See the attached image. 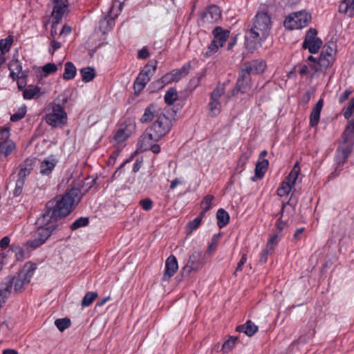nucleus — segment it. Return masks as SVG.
Wrapping results in <instances>:
<instances>
[{"mask_svg":"<svg viewBox=\"0 0 354 354\" xmlns=\"http://www.w3.org/2000/svg\"><path fill=\"white\" fill-rule=\"evenodd\" d=\"M46 123L53 127H57L66 123L67 115L63 106L59 104H52V112L46 115Z\"/></svg>","mask_w":354,"mask_h":354,"instance_id":"6","label":"nucleus"},{"mask_svg":"<svg viewBox=\"0 0 354 354\" xmlns=\"http://www.w3.org/2000/svg\"><path fill=\"white\" fill-rule=\"evenodd\" d=\"M311 17L306 11H298L289 15V29H301L310 22Z\"/></svg>","mask_w":354,"mask_h":354,"instance_id":"9","label":"nucleus"},{"mask_svg":"<svg viewBox=\"0 0 354 354\" xmlns=\"http://www.w3.org/2000/svg\"><path fill=\"white\" fill-rule=\"evenodd\" d=\"M35 269V264L31 262L26 263L17 277H8L0 283V297L3 299V302L10 297L12 286L15 292H21L25 289V286L30 283Z\"/></svg>","mask_w":354,"mask_h":354,"instance_id":"3","label":"nucleus"},{"mask_svg":"<svg viewBox=\"0 0 354 354\" xmlns=\"http://www.w3.org/2000/svg\"><path fill=\"white\" fill-rule=\"evenodd\" d=\"M191 68V63L187 62L184 64L182 68L178 69H174L171 71V75L174 78V82H178L183 77L187 76L189 74Z\"/></svg>","mask_w":354,"mask_h":354,"instance_id":"25","label":"nucleus"},{"mask_svg":"<svg viewBox=\"0 0 354 354\" xmlns=\"http://www.w3.org/2000/svg\"><path fill=\"white\" fill-rule=\"evenodd\" d=\"M354 111V97L351 100L346 110L344 113L345 118L348 119L353 113Z\"/></svg>","mask_w":354,"mask_h":354,"instance_id":"56","label":"nucleus"},{"mask_svg":"<svg viewBox=\"0 0 354 354\" xmlns=\"http://www.w3.org/2000/svg\"><path fill=\"white\" fill-rule=\"evenodd\" d=\"M250 155V151L242 153L238 161L237 167L243 169L245 165L247 163Z\"/></svg>","mask_w":354,"mask_h":354,"instance_id":"52","label":"nucleus"},{"mask_svg":"<svg viewBox=\"0 0 354 354\" xmlns=\"http://www.w3.org/2000/svg\"><path fill=\"white\" fill-rule=\"evenodd\" d=\"M172 125V120L161 113L158 115L156 121L142 133L144 139H153L155 141H159L169 133Z\"/></svg>","mask_w":354,"mask_h":354,"instance_id":"4","label":"nucleus"},{"mask_svg":"<svg viewBox=\"0 0 354 354\" xmlns=\"http://www.w3.org/2000/svg\"><path fill=\"white\" fill-rule=\"evenodd\" d=\"M88 222L89 221L88 217H80L72 223L71 229L72 230H76L82 227L88 225Z\"/></svg>","mask_w":354,"mask_h":354,"instance_id":"39","label":"nucleus"},{"mask_svg":"<svg viewBox=\"0 0 354 354\" xmlns=\"http://www.w3.org/2000/svg\"><path fill=\"white\" fill-rule=\"evenodd\" d=\"M26 113V105L21 106L16 113L10 116V120L12 122H17L24 118Z\"/></svg>","mask_w":354,"mask_h":354,"instance_id":"42","label":"nucleus"},{"mask_svg":"<svg viewBox=\"0 0 354 354\" xmlns=\"http://www.w3.org/2000/svg\"><path fill=\"white\" fill-rule=\"evenodd\" d=\"M205 264L204 257L202 252L194 251L189 257L187 264L183 270L188 274L192 272H196L201 269Z\"/></svg>","mask_w":354,"mask_h":354,"instance_id":"10","label":"nucleus"},{"mask_svg":"<svg viewBox=\"0 0 354 354\" xmlns=\"http://www.w3.org/2000/svg\"><path fill=\"white\" fill-rule=\"evenodd\" d=\"M214 199V196L206 195L201 201V208L205 209V211H209L212 208V202Z\"/></svg>","mask_w":354,"mask_h":354,"instance_id":"45","label":"nucleus"},{"mask_svg":"<svg viewBox=\"0 0 354 354\" xmlns=\"http://www.w3.org/2000/svg\"><path fill=\"white\" fill-rule=\"evenodd\" d=\"M341 145L337 150L336 160L338 165H343L351 152L354 144V122L351 120L342 136Z\"/></svg>","mask_w":354,"mask_h":354,"instance_id":"5","label":"nucleus"},{"mask_svg":"<svg viewBox=\"0 0 354 354\" xmlns=\"http://www.w3.org/2000/svg\"><path fill=\"white\" fill-rule=\"evenodd\" d=\"M286 225H287L286 221H282L281 217H280L276 223V227H277L276 232H278L280 234L281 232L286 227Z\"/></svg>","mask_w":354,"mask_h":354,"instance_id":"61","label":"nucleus"},{"mask_svg":"<svg viewBox=\"0 0 354 354\" xmlns=\"http://www.w3.org/2000/svg\"><path fill=\"white\" fill-rule=\"evenodd\" d=\"M157 142L153 139H144V135L142 134L138 140L139 148L141 151L151 150L154 153H159L160 147L159 145L156 144Z\"/></svg>","mask_w":354,"mask_h":354,"instance_id":"16","label":"nucleus"},{"mask_svg":"<svg viewBox=\"0 0 354 354\" xmlns=\"http://www.w3.org/2000/svg\"><path fill=\"white\" fill-rule=\"evenodd\" d=\"M57 66L53 63H48L45 64L42 68V71L46 75L54 73L57 71Z\"/></svg>","mask_w":354,"mask_h":354,"instance_id":"50","label":"nucleus"},{"mask_svg":"<svg viewBox=\"0 0 354 354\" xmlns=\"http://www.w3.org/2000/svg\"><path fill=\"white\" fill-rule=\"evenodd\" d=\"M280 239V234L276 232L273 236H272L267 242L266 247H267V250H274V245L278 243Z\"/></svg>","mask_w":354,"mask_h":354,"instance_id":"46","label":"nucleus"},{"mask_svg":"<svg viewBox=\"0 0 354 354\" xmlns=\"http://www.w3.org/2000/svg\"><path fill=\"white\" fill-rule=\"evenodd\" d=\"M114 19L110 17H106L100 21V29L103 33L109 31L114 26Z\"/></svg>","mask_w":354,"mask_h":354,"instance_id":"34","label":"nucleus"},{"mask_svg":"<svg viewBox=\"0 0 354 354\" xmlns=\"http://www.w3.org/2000/svg\"><path fill=\"white\" fill-rule=\"evenodd\" d=\"M129 133H127L124 129H120L114 136V139L118 143L124 142L128 137Z\"/></svg>","mask_w":354,"mask_h":354,"instance_id":"47","label":"nucleus"},{"mask_svg":"<svg viewBox=\"0 0 354 354\" xmlns=\"http://www.w3.org/2000/svg\"><path fill=\"white\" fill-rule=\"evenodd\" d=\"M250 74L251 73L248 70V68H246L245 66L244 65V68L241 69V71L239 72L238 79H243L245 82L250 83Z\"/></svg>","mask_w":354,"mask_h":354,"instance_id":"54","label":"nucleus"},{"mask_svg":"<svg viewBox=\"0 0 354 354\" xmlns=\"http://www.w3.org/2000/svg\"><path fill=\"white\" fill-rule=\"evenodd\" d=\"M272 23L266 12H259L253 20L251 28L245 33V42L248 48H259L269 36Z\"/></svg>","mask_w":354,"mask_h":354,"instance_id":"2","label":"nucleus"},{"mask_svg":"<svg viewBox=\"0 0 354 354\" xmlns=\"http://www.w3.org/2000/svg\"><path fill=\"white\" fill-rule=\"evenodd\" d=\"M6 254H8V257L14 254L17 261H22L24 259V251L18 245L12 244Z\"/></svg>","mask_w":354,"mask_h":354,"instance_id":"33","label":"nucleus"},{"mask_svg":"<svg viewBox=\"0 0 354 354\" xmlns=\"http://www.w3.org/2000/svg\"><path fill=\"white\" fill-rule=\"evenodd\" d=\"M57 164V160L54 158H48L41 162L39 167V173L43 176H48L51 174Z\"/></svg>","mask_w":354,"mask_h":354,"instance_id":"20","label":"nucleus"},{"mask_svg":"<svg viewBox=\"0 0 354 354\" xmlns=\"http://www.w3.org/2000/svg\"><path fill=\"white\" fill-rule=\"evenodd\" d=\"M55 325L61 332L68 328L71 325V320L68 318L57 319L55 321Z\"/></svg>","mask_w":354,"mask_h":354,"instance_id":"43","label":"nucleus"},{"mask_svg":"<svg viewBox=\"0 0 354 354\" xmlns=\"http://www.w3.org/2000/svg\"><path fill=\"white\" fill-rule=\"evenodd\" d=\"M288 176H286L283 180L280 187L278 188L277 194L279 196H283L288 194Z\"/></svg>","mask_w":354,"mask_h":354,"instance_id":"49","label":"nucleus"},{"mask_svg":"<svg viewBox=\"0 0 354 354\" xmlns=\"http://www.w3.org/2000/svg\"><path fill=\"white\" fill-rule=\"evenodd\" d=\"M316 29L310 28L306 32L303 48L308 49L310 53H316L319 51L322 45V40L317 37Z\"/></svg>","mask_w":354,"mask_h":354,"instance_id":"8","label":"nucleus"},{"mask_svg":"<svg viewBox=\"0 0 354 354\" xmlns=\"http://www.w3.org/2000/svg\"><path fill=\"white\" fill-rule=\"evenodd\" d=\"M76 67L75 65L70 62H68L64 65V73L63 74V78L68 80L73 79L76 75Z\"/></svg>","mask_w":354,"mask_h":354,"instance_id":"31","label":"nucleus"},{"mask_svg":"<svg viewBox=\"0 0 354 354\" xmlns=\"http://www.w3.org/2000/svg\"><path fill=\"white\" fill-rule=\"evenodd\" d=\"M53 1L55 4L51 15L55 21H60L68 6V2L67 0H53Z\"/></svg>","mask_w":354,"mask_h":354,"instance_id":"15","label":"nucleus"},{"mask_svg":"<svg viewBox=\"0 0 354 354\" xmlns=\"http://www.w3.org/2000/svg\"><path fill=\"white\" fill-rule=\"evenodd\" d=\"M80 198L79 189L73 188L61 198L59 196L48 201L45 212L36 221L37 229L34 232L33 239L27 241V246L37 249L44 244L57 229V221L66 216Z\"/></svg>","mask_w":354,"mask_h":354,"instance_id":"1","label":"nucleus"},{"mask_svg":"<svg viewBox=\"0 0 354 354\" xmlns=\"http://www.w3.org/2000/svg\"><path fill=\"white\" fill-rule=\"evenodd\" d=\"M339 11L340 12L345 13L348 17H352V10L346 8V1H344V0L342 1L339 7Z\"/></svg>","mask_w":354,"mask_h":354,"instance_id":"60","label":"nucleus"},{"mask_svg":"<svg viewBox=\"0 0 354 354\" xmlns=\"http://www.w3.org/2000/svg\"><path fill=\"white\" fill-rule=\"evenodd\" d=\"M33 169V160L26 159L19 165L18 178L26 181V178L30 174Z\"/></svg>","mask_w":354,"mask_h":354,"instance_id":"18","label":"nucleus"},{"mask_svg":"<svg viewBox=\"0 0 354 354\" xmlns=\"http://www.w3.org/2000/svg\"><path fill=\"white\" fill-rule=\"evenodd\" d=\"M333 62V57L321 53L318 61L315 62V64H310V67L315 72L322 71L331 66Z\"/></svg>","mask_w":354,"mask_h":354,"instance_id":"13","label":"nucleus"},{"mask_svg":"<svg viewBox=\"0 0 354 354\" xmlns=\"http://www.w3.org/2000/svg\"><path fill=\"white\" fill-rule=\"evenodd\" d=\"M246 68L251 74H258L264 72L266 68V64L262 60H252L245 64Z\"/></svg>","mask_w":354,"mask_h":354,"instance_id":"22","label":"nucleus"},{"mask_svg":"<svg viewBox=\"0 0 354 354\" xmlns=\"http://www.w3.org/2000/svg\"><path fill=\"white\" fill-rule=\"evenodd\" d=\"M225 88L223 85L217 86L210 95L209 102V114L212 117L218 115L221 111L220 98L224 95Z\"/></svg>","mask_w":354,"mask_h":354,"instance_id":"7","label":"nucleus"},{"mask_svg":"<svg viewBox=\"0 0 354 354\" xmlns=\"http://www.w3.org/2000/svg\"><path fill=\"white\" fill-rule=\"evenodd\" d=\"M149 77H148L146 75H144L142 73L140 72L133 84L135 91L140 92L145 88L146 84L149 82Z\"/></svg>","mask_w":354,"mask_h":354,"instance_id":"29","label":"nucleus"},{"mask_svg":"<svg viewBox=\"0 0 354 354\" xmlns=\"http://www.w3.org/2000/svg\"><path fill=\"white\" fill-rule=\"evenodd\" d=\"M23 96L26 100L37 99L41 96L40 88L29 86L24 91Z\"/></svg>","mask_w":354,"mask_h":354,"instance_id":"27","label":"nucleus"},{"mask_svg":"<svg viewBox=\"0 0 354 354\" xmlns=\"http://www.w3.org/2000/svg\"><path fill=\"white\" fill-rule=\"evenodd\" d=\"M139 203L142 206V207L146 211L150 210L153 206V202L149 198L142 199L140 201Z\"/></svg>","mask_w":354,"mask_h":354,"instance_id":"57","label":"nucleus"},{"mask_svg":"<svg viewBox=\"0 0 354 354\" xmlns=\"http://www.w3.org/2000/svg\"><path fill=\"white\" fill-rule=\"evenodd\" d=\"M178 268V261L174 255H170L165 262V270L162 275V280L168 281L174 275Z\"/></svg>","mask_w":354,"mask_h":354,"instance_id":"12","label":"nucleus"},{"mask_svg":"<svg viewBox=\"0 0 354 354\" xmlns=\"http://www.w3.org/2000/svg\"><path fill=\"white\" fill-rule=\"evenodd\" d=\"M221 17V11L216 5L209 6L201 15V19L205 23L213 24L218 21Z\"/></svg>","mask_w":354,"mask_h":354,"instance_id":"11","label":"nucleus"},{"mask_svg":"<svg viewBox=\"0 0 354 354\" xmlns=\"http://www.w3.org/2000/svg\"><path fill=\"white\" fill-rule=\"evenodd\" d=\"M217 241H218V236H214L211 244L208 246L207 249V252H211L212 251L214 250L217 245Z\"/></svg>","mask_w":354,"mask_h":354,"instance_id":"63","label":"nucleus"},{"mask_svg":"<svg viewBox=\"0 0 354 354\" xmlns=\"http://www.w3.org/2000/svg\"><path fill=\"white\" fill-rule=\"evenodd\" d=\"M268 165L269 162L268 160H259L256 164L254 176L252 178V180L255 182L257 179L262 178L268 168Z\"/></svg>","mask_w":354,"mask_h":354,"instance_id":"19","label":"nucleus"},{"mask_svg":"<svg viewBox=\"0 0 354 354\" xmlns=\"http://www.w3.org/2000/svg\"><path fill=\"white\" fill-rule=\"evenodd\" d=\"M178 98V93L176 88H170L165 93L164 99L166 104H173Z\"/></svg>","mask_w":354,"mask_h":354,"instance_id":"36","label":"nucleus"},{"mask_svg":"<svg viewBox=\"0 0 354 354\" xmlns=\"http://www.w3.org/2000/svg\"><path fill=\"white\" fill-rule=\"evenodd\" d=\"M82 81L88 82L93 80L95 76V71L93 67H85L80 70Z\"/></svg>","mask_w":354,"mask_h":354,"instance_id":"32","label":"nucleus"},{"mask_svg":"<svg viewBox=\"0 0 354 354\" xmlns=\"http://www.w3.org/2000/svg\"><path fill=\"white\" fill-rule=\"evenodd\" d=\"M160 109L158 105L154 103L149 104L145 109L144 113L140 119V122L142 124H147L150 122L155 117L158 118L160 115Z\"/></svg>","mask_w":354,"mask_h":354,"instance_id":"14","label":"nucleus"},{"mask_svg":"<svg viewBox=\"0 0 354 354\" xmlns=\"http://www.w3.org/2000/svg\"><path fill=\"white\" fill-rule=\"evenodd\" d=\"M321 53L324 55H326L328 56H330L334 58L335 55V49L334 48V44H331V45H325L324 46Z\"/></svg>","mask_w":354,"mask_h":354,"instance_id":"51","label":"nucleus"},{"mask_svg":"<svg viewBox=\"0 0 354 354\" xmlns=\"http://www.w3.org/2000/svg\"><path fill=\"white\" fill-rule=\"evenodd\" d=\"M174 82V78L171 75V72L163 75L160 80H158L156 83L158 85L159 88L164 87L166 84L171 83Z\"/></svg>","mask_w":354,"mask_h":354,"instance_id":"44","label":"nucleus"},{"mask_svg":"<svg viewBox=\"0 0 354 354\" xmlns=\"http://www.w3.org/2000/svg\"><path fill=\"white\" fill-rule=\"evenodd\" d=\"M157 67V62L156 60L149 61L141 71L144 75L151 77L154 74Z\"/></svg>","mask_w":354,"mask_h":354,"instance_id":"37","label":"nucleus"},{"mask_svg":"<svg viewBox=\"0 0 354 354\" xmlns=\"http://www.w3.org/2000/svg\"><path fill=\"white\" fill-rule=\"evenodd\" d=\"M218 227L221 229L227 225L230 221L229 214L223 209H219L216 212Z\"/></svg>","mask_w":354,"mask_h":354,"instance_id":"28","label":"nucleus"},{"mask_svg":"<svg viewBox=\"0 0 354 354\" xmlns=\"http://www.w3.org/2000/svg\"><path fill=\"white\" fill-rule=\"evenodd\" d=\"M13 42V37L8 36L6 39H2L0 40V51L1 55L4 56V55L8 53Z\"/></svg>","mask_w":354,"mask_h":354,"instance_id":"35","label":"nucleus"},{"mask_svg":"<svg viewBox=\"0 0 354 354\" xmlns=\"http://www.w3.org/2000/svg\"><path fill=\"white\" fill-rule=\"evenodd\" d=\"M247 261V255L246 254H242L241 259L237 264L236 270L234 273V275H236L238 272H241L243 270V267Z\"/></svg>","mask_w":354,"mask_h":354,"instance_id":"58","label":"nucleus"},{"mask_svg":"<svg viewBox=\"0 0 354 354\" xmlns=\"http://www.w3.org/2000/svg\"><path fill=\"white\" fill-rule=\"evenodd\" d=\"M258 329L257 325L248 320L244 324L238 326L236 330L237 332L245 333L248 337H252L258 331Z\"/></svg>","mask_w":354,"mask_h":354,"instance_id":"24","label":"nucleus"},{"mask_svg":"<svg viewBox=\"0 0 354 354\" xmlns=\"http://www.w3.org/2000/svg\"><path fill=\"white\" fill-rule=\"evenodd\" d=\"M237 340H238L237 337H230V339H228L223 343V346H222V351L224 353H228L229 351H230L235 346Z\"/></svg>","mask_w":354,"mask_h":354,"instance_id":"40","label":"nucleus"},{"mask_svg":"<svg viewBox=\"0 0 354 354\" xmlns=\"http://www.w3.org/2000/svg\"><path fill=\"white\" fill-rule=\"evenodd\" d=\"M324 106V100L319 99L310 115V124L312 127H315L319 122L320 113Z\"/></svg>","mask_w":354,"mask_h":354,"instance_id":"23","label":"nucleus"},{"mask_svg":"<svg viewBox=\"0 0 354 354\" xmlns=\"http://www.w3.org/2000/svg\"><path fill=\"white\" fill-rule=\"evenodd\" d=\"M251 87V83L245 82L243 79H238L235 89L242 93L248 92Z\"/></svg>","mask_w":354,"mask_h":354,"instance_id":"41","label":"nucleus"},{"mask_svg":"<svg viewBox=\"0 0 354 354\" xmlns=\"http://www.w3.org/2000/svg\"><path fill=\"white\" fill-rule=\"evenodd\" d=\"M0 135L4 141H1L0 142L6 143L4 147L2 149V156L5 158L10 156L12 151L15 149L16 145L15 142L11 140L8 141V138H9L10 133L9 131L7 129H4L0 131Z\"/></svg>","mask_w":354,"mask_h":354,"instance_id":"17","label":"nucleus"},{"mask_svg":"<svg viewBox=\"0 0 354 354\" xmlns=\"http://www.w3.org/2000/svg\"><path fill=\"white\" fill-rule=\"evenodd\" d=\"M9 70L10 71V77L14 80H17L19 77V75L21 72V66L18 60L12 59L8 65Z\"/></svg>","mask_w":354,"mask_h":354,"instance_id":"30","label":"nucleus"},{"mask_svg":"<svg viewBox=\"0 0 354 354\" xmlns=\"http://www.w3.org/2000/svg\"><path fill=\"white\" fill-rule=\"evenodd\" d=\"M97 296L98 295L96 292H88L82 300V306L83 307H88L91 306Z\"/></svg>","mask_w":354,"mask_h":354,"instance_id":"38","label":"nucleus"},{"mask_svg":"<svg viewBox=\"0 0 354 354\" xmlns=\"http://www.w3.org/2000/svg\"><path fill=\"white\" fill-rule=\"evenodd\" d=\"M272 252V250H267V247H266L262 252H261V257H260V262L261 263H265L266 261H267V259H268V256L269 255V254H270Z\"/></svg>","mask_w":354,"mask_h":354,"instance_id":"62","label":"nucleus"},{"mask_svg":"<svg viewBox=\"0 0 354 354\" xmlns=\"http://www.w3.org/2000/svg\"><path fill=\"white\" fill-rule=\"evenodd\" d=\"M221 46H218L216 42H214V40L212 41L210 45L208 46V50L205 53V57H209L214 53H216L219 48Z\"/></svg>","mask_w":354,"mask_h":354,"instance_id":"53","label":"nucleus"},{"mask_svg":"<svg viewBox=\"0 0 354 354\" xmlns=\"http://www.w3.org/2000/svg\"><path fill=\"white\" fill-rule=\"evenodd\" d=\"M201 221L199 218H196L193 221L188 223L187 225V230L191 233L196 229H197L201 225Z\"/></svg>","mask_w":354,"mask_h":354,"instance_id":"55","label":"nucleus"},{"mask_svg":"<svg viewBox=\"0 0 354 354\" xmlns=\"http://www.w3.org/2000/svg\"><path fill=\"white\" fill-rule=\"evenodd\" d=\"M62 46L61 43L57 41L54 39H51L50 41V47L49 48V52L53 55L55 51L59 48H60Z\"/></svg>","mask_w":354,"mask_h":354,"instance_id":"59","label":"nucleus"},{"mask_svg":"<svg viewBox=\"0 0 354 354\" xmlns=\"http://www.w3.org/2000/svg\"><path fill=\"white\" fill-rule=\"evenodd\" d=\"M300 174V167L299 162H296L290 173H289V192L291 191V186L297 184V182H300L301 179L299 178Z\"/></svg>","mask_w":354,"mask_h":354,"instance_id":"26","label":"nucleus"},{"mask_svg":"<svg viewBox=\"0 0 354 354\" xmlns=\"http://www.w3.org/2000/svg\"><path fill=\"white\" fill-rule=\"evenodd\" d=\"M138 58L145 59L149 57V53L146 48H143L138 51Z\"/></svg>","mask_w":354,"mask_h":354,"instance_id":"64","label":"nucleus"},{"mask_svg":"<svg viewBox=\"0 0 354 354\" xmlns=\"http://www.w3.org/2000/svg\"><path fill=\"white\" fill-rule=\"evenodd\" d=\"M212 33L214 35V42L218 44V46H223V44L226 41L230 35V31L227 30H223L221 27L217 26L216 27Z\"/></svg>","mask_w":354,"mask_h":354,"instance_id":"21","label":"nucleus"},{"mask_svg":"<svg viewBox=\"0 0 354 354\" xmlns=\"http://www.w3.org/2000/svg\"><path fill=\"white\" fill-rule=\"evenodd\" d=\"M24 184L25 181H24V180H20L17 178L15 184V187L13 190V194L15 196H19L22 194Z\"/></svg>","mask_w":354,"mask_h":354,"instance_id":"48","label":"nucleus"}]
</instances>
